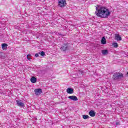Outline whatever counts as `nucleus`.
Wrapping results in <instances>:
<instances>
[{
  "instance_id": "7",
  "label": "nucleus",
  "mask_w": 128,
  "mask_h": 128,
  "mask_svg": "<svg viewBox=\"0 0 128 128\" xmlns=\"http://www.w3.org/2000/svg\"><path fill=\"white\" fill-rule=\"evenodd\" d=\"M66 92H68L69 94H74V88H68L66 89Z\"/></svg>"
},
{
  "instance_id": "3",
  "label": "nucleus",
  "mask_w": 128,
  "mask_h": 128,
  "mask_svg": "<svg viewBox=\"0 0 128 128\" xmlns=\"http://www.w3.org/2000/svg\"><path fill=\"white\" fill-rule=\"evenodd\" d=\"M124 78V74L120 72H116L114 74L112 78L113 80H120Z\"/></svg>"
},
{
  "instance_id": "12",
  "label": "nucleus",
  "mask_w": 128,
  "mask_h": 128,
  "mask_svg": "<svg viewBox=\"0 0 128 128\" xmlns=\"http://www.w3.org/2000/svg\"><path fill=\"white\" fill-rule=\"evenodd\" d=\"M36 80H37L36 78L34 76H32L30 78V82H32V84H36Z\"/></svg>"
},
{
  "instance_id": "8",
  "label": "nucleus",
  "mask_w": 128,
  "mask_h": 128,
  "mask_svg": "<svg viewBox=\"0 0 128 128\" xmlns=\"http://www.w3.org/2000/svg\"><path fill=\"white\" fill-rule=\"evenodd\" d=\"M68 98L71 100H74V102H76L78 100V97L74 96H68Z\"/></svg>"
},
{
  "instance_id": "4",
  "label": "nucleus",
  "mask_w": 128,
  "mask_h": 128,
  "mask_svg": "<svg viewBox=\"0 0 128 128\" xmlns=\"http://www.w3.org/2000/svg\"><path fill=\"white\" fill-rule=\"evenodd\" d=\"M66 6V0H58V6L60 8H64Z\"/></svg>"
},
{
  "instance_id": "14",
  "label": "nucleus",
  "mask_w": 128,
  "mask_h": 128,
  "mask_svg": "<svg viewBox=\"0 0 128 128\" xmlns=\"http://www.w3.org/2000/svg\"><path fill=\"white\" fill-rule=\"evenodd\" d=\"M115 39L116 40H122V37L120 34H116L115 35Z\"/></svg>"
},
{
  "instance_id": "6",
  "label": "nucleus",
  "mask_w": 128,
  "mask_h": 128,
  "mask_svg": "<svg viewBox=\"0 0 128 128\" xmlns=\"http://www.w3.org/2000/svg\"><path fill=\"white\" fill-rule=\"evenodd\" d=\"M16 104L18 106H20L22 108H24V104L22 102V100H16Z\"/></svg>"
},
{
  "instance_id": "1",
  "label": "nucleus",
  "mask_w": 128,
  "mask_h": 128,
  "mask_svg": "<svg viewBox=\"0 0 128 128\" xmlns=\"http://www.w3.org/2000/svg\"><path fill=\"white\" fill-rule=\"evenodd\" d=\"M96 16L106 18L110 14V10L106 7L101 6L98 8V6L96 7V11L95 12Z\"/></svg>"
},
{
  "instance_id": "13",
  "label": "nucleus",
  "mask_w": 128,
  "mask_h": 128,
  "mask_svg": "<svg viewBox=\"0 0 128 128\" xmlns=\"http://www.w3.org/2000/svg\"><path fill=\"white\" fill-rule=\"evenodd\" d=\"M2 46L3 50H6V48H8V44L6 43L2 44Z\"/></svg>"
},
{
  "instance_id": "5",
  "label": "nucleus",
  "mask_w": 128,
  "mask_h": 128,
  "mask_svg": "<svg viewBox=\"0 0 128 128\" xmlns=\"http://www.w3.org/2000/svg\"><path fill=\"white\" fill-rule=\"evenodd\" d=\"M34 92L36 96H40V94H42V90L40 88L35 89L34 90Z\"/></svg>"
},
{
  "instance_id": "25",
  "label": "nucleus",
  "mask_w": 128,
  "mask_h": 128,
  "mask_svg": "<svg viewBox=\"0 0 128 128\" xmlns=\"http://www.w3.org/2000/svg\"><path fill=\"white\" fill-rule=\"evenodd\" d=\"M26 56H27V57L32 56V54H28Z\"/></svg>"
},
{
  "instance_id": "10",
  "label": "nucleus",
  "mask_w": 128,
  "mask_h": 128,
  "mask_svg": "<svg viewBox=\"0 0 128 128\" xmlns=\"http://www.w3.org/2000/svg\"><path fill=\"white\" fill-rule=\"evenodd\" d=\"M101 44H106V39L104 36L101 40Z\"/></svg>"
},
{
  "instance_id": "18",
  "label": "nucleus",
  "mask_w": 128,
  "mask_h": 128,
  "mask_svg": "<svg viewBox=\"0 0 128 128\" xmlns=\"http://www.w3.org/2000/svg\"><path fill=\"white\" fill-rule=\"evenodd\" d=\"M6 58V56H4V54L0 52V58Z\"/></svg>"
},
{
  "instance_id": "24",
  "label": "nucleus",
  "mask_w": 128,
  "mask_h": 128,
  "mask_svg": "<svg viewBox=\"0 0 128 128\" xmlns=\"http://www.w3.org/2000/svg\"><path fill=\"white\" fill-rule=\"evenodd\" d=\"M27 59L28 60H32V58H30V57H27Z\"/></svg>"
},
{
  "instance_id": "23",
  "label": "nucleus",
  "mask_w": 128,
  "mask_h": 128,
  "mask_svg": "<svg viewBox=\"0 0 128 128\" xmlns=\"http://www.w3.org/2000/svg\"><path fill=\"white\" fill-rule=\"evenodd\" d=\"M0 38H4V35L2 34H0Z\"/></svg>"
},
{
  "instance_id": "19",
  "label": "nucleus",
  "mask_w": 128,
  "mask_h": 128,
  "mask_svg": "<svg viewBox=\"0 0 128 128\" xmlns=\"http://www.w3.org/2000/svg\"><path fill=\"white\" fill-rule=\"evenodd\" d=\"M79 74H84V72L80 70H79Z\"/></svg>"
},
{
  "instance_id": "22",
  "label": "nucleus",
  "mask_w": 128,
  "mask_h": 128,
  "mask_svg": "<svg viewBox=\"0 0 128 128\" xmlns=\"http://www.w3.org/2000/svg\"><path fill=\"white\" fill-rule=\"evenodd\" d=\"M59 36H64V35H63L62 34H58Z\"/></svg>"
},
{
  "instance_id": "16",
  "label": "nucleus",
  "mask_w": 128,
  "mask_h": 128,
  "mask_svg": "<svg viewBox=\"0 0 128 128\" xmlns=\"http://www.w3.org/2000/svg\"><path fill=\"white\" fill-rule=\"evenodd\" d=\"M112 46H114V48H116L118 47V43L114 42L112 44Z\"/></svg>"
},
{
  "instance_id": "17",
  "label": "nucleus",
  "mask_w": 128,
  "mask_h": 128,
  "mask_svg": "<svg viewBox=\"0 0 128 128\" xmlns=\"http://www.w3.org/2000/svg\"><path fill=\"white\" fill-rule=\"evenodd\" d=\"M82 116L84 120H88L90 118V116H88V115L84 114L82 115Z\"/></svg>"
},
{
  "instance_id": "9",
  "label": "nucleus",
  "mask_w": 128,
  "mask_h": 128,
  "mask_svg": "<svg viewBox=\"0 0 128 128\" xmlns=\"http://www.w3.org/2000/svg\"><path fill=\"white\" fill-rule=\"evenodd\" d=\"M88 114L90 116L94 118V116H96V112L94 110H91L89 112Z\"/></svg>"
},
{
  "instance_id": "21",
  "label": "nucleus",
  "mask_w": 128,
  "mask_h": 128,
  "mask_svg": "<svg viewBox=\"0 0 128 128\" xmlns=\"http://www.w3.org/2000/svg\"><path fill=\"white\" fill-rule=\"evenodd\" d=\"M115 126H120V122H116L115 123Z\"/></svg>"
},
{
  "instance_id": "11",
  "label": "nucleus",
  "mask_w": 128,
  "mask_h": 128,
  "mask_svg": "<svg viewBox=\"0 0 128 128\" xmlns=\"http://www.w3.org/2000/svg\"><path fill=\"white\" fill-rule=\"evenodd\" d=\"M102 52L103 56H107V54H108V50H102Z\"/></svg>"
},
{
  "instance_id": "15",
  "label": "nucleus",
  "mask_w": 128,
  "mask_h": 128,
  "mask_svg": "<svg viewBox=\"0 0 128 128\" xmlns=\"http://www.w3.org/2000/svg\"><path fill=\"white\" fill-rule=\"evenodd\" d=\"M38 54L41 56H46V53L44 51L39 52Z\"/></svg>"
},
{
  "instance_id": "2",
  "label": "nucleus",
  "mask_w": 128,
  "mask_h": 128,
  "mask_svg": "<svg viewBox=\"0 0 128 128\" xmlns=\"http://www.w3.org/2000/svg\"><path fill=\"white\" fill-rule=\"evenodd\" d=\"M60 49L61 52H68V50H72V44L68 42L64 43L61 46Z\"/></svg>"
},
{
  "instance_id": "20",
  "label": "nucleus",
  "mask_w": 128,
  "mask_h": 128,
  "mask_svg": "<svg viewBox=\"0 0 128 128\" xmlns=\"http://www.w3.org/2000/svg\"><path fill=\"white\" fill-rule=\"evenodd\" d=\"M39 54H35V56L36 57V58H38V56H39Z\"/></svg>"
}]
</instances>
